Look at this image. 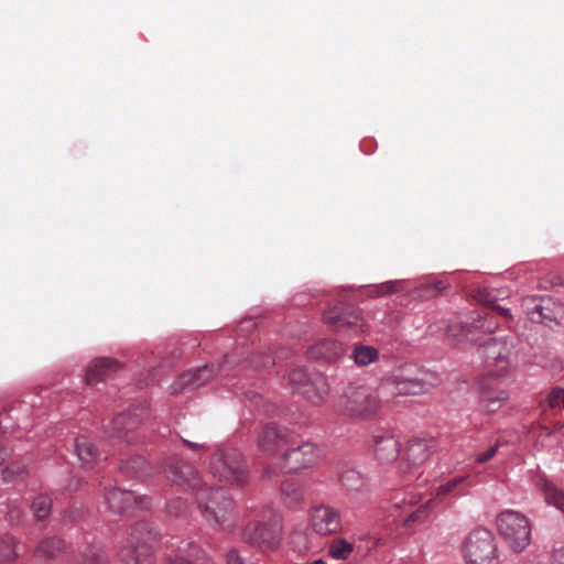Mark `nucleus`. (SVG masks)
I'll return each instance as SVG.
<instances>
[{"instance_id":"obj_1","label":"nucleus","mask_w":564,"mask_h":564,"mask_svg":"<svg viewBox=\"0 0 564 564\" xmlns=\"http://www.w3.org/2000/svg\"><path fill=\"white\" fill-rule=\"evenodd\" d=\"M466 479L467 476H455L434 487L429 494L423 491L411 492L401 502H395L394 507L401 509L400 517H402L403 525L411 529L425 522L434 500H443L449 496H464L462 485Z\"/></svg>"},{"instance_id":"obj_2","label":"nucleus","mask_w":564,"mask_h":564,"mask_svg":"<svg viewBox=\"0 0 564 564\" xmlns=\"http://www.w3.org/2000/svg\"><path fill=\"white\" fill-rule=\"evenodd\" d=\"M196 502L205 522L215 530H228L234 527L235 501L224 488L207 487L197 491Z\"/></svg>"},{"instance_id":"obj_3","label":"nucleus","mask_w":564,"mask_h":564,"mask_svg":"<svg viewBox=\"0 0 564 564\" xmlns=\"http://www.w3.org/2000/svg\"><path fill=\"white\" fill-rule=\"evenodd\" d=\"M438 382L434 372L417 370L412 373L410 369H402L382 378L378 394L387 400L398 395H417L430 391Z\"/></svg>"},{"instance_id":"obj_4","label":"nucleus","mask_w":564,"mask_h":564,"mask_svg":"<svg viewBox=\"0 0 564 564\" xmlns=\"http://www.w3.org/2000/svg\"><path fill=\"white\" fill-rule=\"evenodd\" d=\"M208 470L219 482L231 487L243 488L249 484V466L236 448L216 451L209 459Z\"/></svg>"},{"instance_id":"obj_5","label":"nucleus","mask_w":564,"mask_h":564,"mask_svg":"<svg viewBox=\"0 0 564 564\" xmlns=\"http://www.w3.org/2000/svg\"><path fill=\"white\" fill-rule=\"evenodd\" d=\"M159 532L145 521L135 523L120 547L118 557L121 564H154L153 546L159 541Z\"/></svg>"},{"instance_id":"obj_6","label":"nucleus","mask_w":564,"mask_h":564,"mask_svg":"<svg viewBox=\"0 0 564 564\" xmlns=\"http://www.w3.org/2000/svg\"><path fill=\"white\" fill-rule=\"evenodd\" d=\"M281 517L271 509L260 520H250L242 530V540L261 551H273L281 542Z\"/></svg>"},{"instance_id":"obj_7","label":"nucleus","mask_w":564,"mask_h":564,"mask_svg":"<svg viewBox=\"0 0 564 564\" xmlns=\"http://www.w3.org/2000/svg\"><path fill=\"white\" fill-rule=\"evenodd\" d=\"M462 555L466 564H500L496 538L485 528L468 533L462 544Z\"/></svg>"},{"instance_id":"obj_8","label":"nucleus","mask_w":564,"mask_h":564,"mask_svg":"<svg viewBox=\"0 0 564 564\" xmlns=\"http://www.w3.org/2000/svg\"><path fill=\"white\" fill-rule=\"evenodd\" d=\"M379 398L367 386H348L337 401V408L344 414L357 417L369 419L379 410Z\"/></svg>"},{"instance_id":"obj_9","label":"nucleus","mask_w":564,"mask_h":564,"mask_svg":"<svg viewBox=\"0 0 564 564\" xmlns=\"http://www.w3.org/2000/svg\"><path fill=\"white\" fill-rule=\"evenodd\" d=\"M499 535L514 552L523 551L531 542V523L529 519L514 510L500 512L496 520Z\"/></svg>"},{"instance_id":"obj_10","label":"nucleus","mask_w":564,"mask_h":564,"mask_svg":"<svg viewBox=\"0 0 564 564\" xmlns=\"http://www.w3.org/2000/svg\"><path fill=\"white\" fill-rule=\"evenodd\" d=\"M323 457V451L315 444L305 442L288 447L275 463L280 473L291 474L315 466Z\"/></svg>"},{"instance_id":"obj_11","label":"nucleus","mask_w":564,"mask_h":564,"mask_svg":"<svg viewBox=\"0 0 564 564\" xmlns=\"http://www.w3.org/2000/svg\"><path fill=\"white\" fill-rule=\"evenodd\" d=\"M288 383L294 392L302 394L312 404H322L328 395L326 379L319 373H308L303 367L292 368Z\"/></svg>"},{"instance_id":"obj_12","label":"nucleus","mask_w":564,"mask_h":564,"mask_svg":"<svg viewBox=\"0 0 564 564\" xmlns=\"http://www.w3.org/2000/svg\"><path fill=\"white\" fill-rule=\"evenodd\" d=\"M162 471L173 486L185 491H192L196 495L205 486L196 468L177 456L165 458L162 464Z\"/></svg>"},{"instance_id":"obj_13","label":"nucleus","mask_w":564,"mask_h":564,"mask_svg":"<svg viewBox=\"0 0 564 564\" xmlns=\"http://www.w3.org/2000/svg\"><path fill=\"white\" fill-rule=\"evenodd\" d=\"M513 349V339L509 337L490 338L480 346L481 356L489 371L501 376H503L512 365Z\"/></svg>"},{"instance_id":"obj_14","label":"nucleus","mask_w":564,"mask_h":564,"mask_svg":"<svg viewBox=\"0 0 564 564\" xmlns=\"http://www.w3.org/2000/svg\"><path fill=\"white\" fill-rule=\"evenodd\" d=\"M294 433L275 423L263 426L257 438L258 449L265 456L276 457L294 445Z\"/></svg>"},{"instance_id":"obj_15","label":"nucleus","mask_w":564,"mask_h":564,"mask_svg":"<svg viewBox=\"0 0 564 564\" xmlns=\"http://www.w3.org/2000/svg\"><path fill=\"white\" fill-rule=\"evenodd\" d=\"M480 404L484 411L494 413L498 411L508 400L506 380L501 375L488 371L478 383Z\"/></svg>"},{"instance_id":"obj_16","label":"nucleus","mask_w":564,"mask_h":564,"mask_svg":"<svg viewBox=\"0 0 564 564\" xmlns=\"http://www.w3.org/2000/svg\"><path fill=\"white\" fill-rule=\"evenodd\" d=\"M324 323L335 330L365 332L366 322L359 312L348 305H336L324 313Z\"/></svg>"},{"instance_id":"obj_17","label":"nucleus","mask_w":564,"mask_h":564,"mask_svg":"<svg viewBox=\"0 0 564 564\" xmlns=\"http://www.w3.org/2000/svg\"><path fill=\"white\" fill-rule=\"evenodd\" d=\"M104 499L111 512L122 514L131 509H148L150 498L137 496L134 491L122 490L118 487L105 488Z\"/></svg>"},{"instance_id":"obj_18","label":"nucleus","mask_w":564,"mask_h":564,"mask_svg":"<svg viewBox=\"0 0 564 564\" xmlns=\"http://www.w3.org/2000/svg\"><path fill=\"white\" fill-rule=\"evenodd\" d=\"M338 481L351 500L364 502L369 499V479L356 468L344 467L338 474Z\"/></svg>"},{"instance_id":"obj_19","label":"nucleus","mask_w":564,"mask_h":564,"mask_svg":"<svg viewBox=\"0 0 564 564\" xmlns=\"http://www.w3.org/2000/svg\"><path fill=\"white\" fill-rule=\"evenodd\" d=\"M251 350L249 345H241L235 349L231 354L225 356L224 366L236 365L241 361H247L250 367L254 369H267L274 366L276 358L271 355L270 348L268 352L259 347L254 354L250 357Z\"/></svg>"},{"instance_id":"obj_20","label":"nucleus","mask_w":564,"mask_h":564,"mask_svg":"<svg viewBox=\"0 0 564 564\" xmlns=\"http://www.w3.org/2000/svg\"><path fill=\"white\" fill-rule=\"evenodd\" d=\"M312 529L319 535L337 533L341 528L340 513L329 506L315 507L310 514Z\"/></svg>"},{"instance_id":"obj_21","label":"nucleus","mask_w":564,"mask_h":564,"mask_svg":"<svg viewBox=\"0 0 564 564\" xmlns=\"http://www.w3.org/2000/svg\"><path fill=\"white\" fill-rule=\"evenodd\" d=\"M435 448L433 438L412 437L404 449L403 460L409 469L417 468L431 457Z\"/></svg>"},{"instance_id":"obj_22","label":"nucleus","mask_w":564,"mask_h":564,"mask_svg":"<svg viewBox=\"0 0 564 564\" xmlns=\"http://www.w3.org/2000/svg\"><path fill=\"white\" fill-rule=\"evenodd\" d=\"M541 415H540V427L546 435H551L555 431H560L563 425L560 422H555L551 427L549 421L556 410H564V389H553L544 401L540 402Z\"/></svg>"},{"instance_id":"obj_23","label":"nucleus","mask_w":564,"mask_h":564,"mask_svg":"<svg viewBox=\"0 0 564 564\" xmlns=\"http://www.w3.org/2000/svg\"><path fill=\"white\" fill-rule=\"evenodd\" d=\"M138 411L137 409L130 410L117 415L109 423L106 432L112 437L124 438L127 443H131L132 438L129 436V433L133 432L142 421L141 414Z\"/></svg>"},{"instance_id":"obj_24","label":"nucleus","mask_w":564,"mask_h":564,"mask_svg":"<svg viewBox=\"0 0 564 564\" xmlns=\"http://www.w3.org/2000/svg\"><path fill=\"white\" fill-rule=\"evenodd\" d=\"M372 449L380 464H390L400 455V443L390 433H380L372 437Z\"/></svg>"},{"instance_id":"obj_25","label":"nucleus","mask_w":564,"mask_h":564,"mask_svg":"<svg viewBox=\"0 0 564 564\" xmlns=\"http://www.w3.org/2000/svg\"><path fill=\"white\" fill-rule=\"evenodd\" d=\"M346 350V346L340 341L323 339L308 348L307 356L312 359H318L332 364L344 357Z\"/></svg>"},{"instance_id":"obj_26","label":"nucleus","mask_w":564,"mask_h":564,"mask_svg":"<svg viewBox=\"0 0 564 564\" xmlns=\"http://www.w3.org/2000/svg\"><path fill=\"white\" fill-rule=\"evenodd\" d=\"M215 375L214 365L208 366L205 365L202 368H198L193 371L184 372L177 380L176 387L173 388V392H178L182 389L189 388L195 389L207 381H209Z\"/></svg>"},{"instance_id":"obj_27","label":"nucleus","mask_w":564,"mask_h":564,"mask_svg":"<svg viewBox=\"0 0 564 564\" xmlns=\"http://www.w3.org/2000/svg\"><path fill=\"white\" fill-rule=\"evenodd\" d=\"M120 367L121 365L113 359L106 357L97 358L87 368L86 382L88 384H95L102 381L119 370Z\"/></svg>"},{"instance_id":"obj_28","label":"nucleus","mask_w":564,"mask_h":564,"mask_svg":"<svg viewBox=\"0 0 564 564\" xmlns=\"http://www.w3.org/2000/svg\"><path fill=\"white\" fill-rule=\"evenodd\" d=\"M166 564H213V561L198 545L188 543L184 552L170 556Z\"/></svg>"},{"instance_id":"obj_29","label":"nucleus","mask_w":564,"mask_h":564,"mask_svg":"<svg viewBox=\"0 0 564 564\" xmlns=\"http://www.w3.org/2000/svg\"><path fill=\"white\" fill-rule=\"evenodd\" d=\"M482 329L486 333H492L494 326L491 323H488V316L478 319L475 322V324H460V323H453L447 327V336L456 339L457 343L463 341L464 338L468 339L469 335L473 333V329Z\"/></svg>"},{"instance_id":"obj_30","label":"nucleus","mask_w":564,"mask_h":564,"mask_svg":"<svg viewBox=\"0 0 564 564\" xmlns=\"http://www.w3.org/2000/svg\"><path fill=\"white\" fill-rule=\"evenodd\" d=\"M75 452L83 466H90L99 458V452L87 436L75 440Z\"/></svg>"},{"instance_id":"obj_31","label":"nucleus","mask_w":564,"mask_h":564,"mask_svg":"<svg viewBox=\"0 0 564 564\" xmlns=\"http://www.w3.org/2000/svg\"><path fill=\"white\" fill-rule=\"evenodd\" d=\"M355 551V544L344 538L333 539L327 547V554L336 561H347Z\"/></svg>"},{"instance_id":"obj_32","label":"nucleus","mask_w":564,"mask_h":564,"mask_svg":"<svg viewBox=\"0 0 564 564\" xmlns=\"http://www.w3.org/2000/svg\"><path fill=\"white\" fill-rule=\"evenodd\" d=\"M64 550V543L58 538H46L40 542L34 551L35 557L54 558Z\"/></svg>"},{"instance_id":"obj_33","label":"nucleus","mask_w":564,"mask_h":564,"mask_svg":"<svg viewBox=\"0 0 564 564\" xmlns=\"http://www.w3.org/2000/svg\"><path fill=\"white\" fill-rule=\"evenodd\" d=\"M524 306L531 322L549 325V322L553 321L551 311L545 308L541 303H538L534 299L527 300Z\"/></svg>"},{"instance_id":"obj_34","label":"nucleus","mask_w":564,"mask_h":564,"mask_svg":"<svg viewBox=\"0 0 564 564\" xmlns=\"http://www.w3.org/2000/svg\"><path fill=\"white\" fill-rule=\"evenodd\" d=\"M545 501L557 508L564 514V491L547 480H541L539 484Z\"/></svg>"},{"instance_id":"obj_35","label":"nucleus","mask_w":564,"mask_h":564,"mask_svg":"<svg viewBox=\"0 0 564 564\" xmlns=\"http://www.w3.org/2000/svg\"><path fill=\"white\" fill-rule=\"evenodd\" d=\"M352 358L357 366L365 367L379 359V351L372 346L356 345L352 350Z\"/></svg>"},{"instance_id":"obj_36","label":"nucleus","mask_w":564,"mask_h":564,"mask_svg":"<svg viewBox=\"0 0 564 564\" xmlns=\"http://www.w3.org/2000/svg\"><path fill=\"white\" fill-rule=\"evenodd\" d=\"M19 556L17 541L12 535L4 534L0 538V563H7Z\"/></svg>"},{"instance_id":"obj_37","label":"nucleus","mask_w":564,"mask_h":564,"mask_svg":"<svg viewBox=\"0 0 564 564\" xmlns=\"http://www.w3.org/2000/svg\"><path fill=\"white\" fill-rule=\"evenodd\" d=\"M121 468L127 474H131L135 477H142L147 475L148 464L144 457L132 456L122 464Z\"/></svg>"},{"instance_id":"obj_38","label":"nucleus","mask_w":564,"mask_h":564,"mask_svg":"<svg viewBox=\"0 0 564 564\" xmlns=\"http://www.w3.org/2000/svg\"><path fill=\"white\" fill-rule=\"evenodd\" d=\"M32 511L37 520H43L48 517L51 511V499L47 496H39L32 502Z\"/></svg>"},{"instance_id":"obj_39","label":"nucleus","mask_w":564,"mask_h":564,"mask_svg":"<svg viewBox=\"0 0 564 564\" xmlns=\"http://www.w3.org/2000/svg\"><path fill=\"white\" fill-rule=\"evenodd\" d=\"M448 288V283L443 280H437L433 283H427L419 289V295L424 299H432L441 294Z\"/></svg>"},{"instance_id":"obj_40","label":"nucleus","mask_w":564,"mask_h":564,"mask_svg":"<svg viewBox=\"0 0 564 564\" xmlns=\"http://www.w3.org/2000/svg\"><path fill=\"white\" fill-rule=\"evenodd\" d=\"M281 491L288 499H290L288 502L290 506L297 505L302 499V492L294 482H283L281 486Z\"/></svg>"},{"instance_id":"obj_41","label":"nucleus","mask_w":564,"mask_h":564,"mask_svg":"<svg viewBox=\"0 0 564 564\" xmlns=\"http://www.w3.org/2000/svg\"><path fill=\"white\" fill-rule=\"evenodd\" d=\"M76 564H108V560L100 551L91 549L84 553Z\"/></svg>"},{"instance_id":"obj_42","label":"nucleus","mask_w":564,"mask_h":564,"mask_svg":"<svg viewBox=\"0 0 564 564\" xmlns=\"http://www.w3.org/2000/svg\"><path fill=\"white\" fill-rule=\"evenodd\" d=\"M402 281H388L375 286V292L377 295H388L397 293L401 290Z\"/></svg>"},{"instance_id":"obj_43","label":"nucleus","mask_w":564,"mask_h":564,"mask_svg":"<svg viewBox=\"0 0 564 564\" xmlns=\"http://www.w3.org/2000/svg\"><path fill=\"white\" fill-rule=\"evenodd\" d=\"M186 511H187V503L182 498L172 499L167 503V512L170 516L181 517V516L185 514Z\"/></svg>"},{"instance_id":"obj_44","label":"nucleus","mask_w":564,"mask_h":564,"mask_svg":"<svg viewBox=\"0 0 564 564\" xmlns=\"http://www.w3.org/2000/svg\"><path fill=\"white\" fill-rule=\"evenodd\" d=\"M23 473L24 466L13 463L6 467V469L2 471V475L4 480L12 481L15 477L21 476Z\"/></svg>"},{"instance_id":"obj_45","label":"nucleus","mask_w":564,"mask_h":564,"mask_svg":"<svg viewBox=\"0 0 564 564\" xmlns=\"http://www.w3.org/2000/svg\"><path fill=\"white\" fill-rule=\"evenodd\" d=\"M23 513V510L21 509L18 501H10L8 503V510H7V518L11 522L18 521Z\"/></svg>"},{"instance_id":"obj_46","label":"nucleus","mask_w":564,"mask_h":564,"mask_svg":"<svg viewBox=\"0 0 564 564\" xmlns=\"http://www.w3.org/2000/svg\"><path fill=\"white\" fill-rule=\"evenodd\" d=\"M498 444L490 446L487 451L479 453L475 456V462L478 464H484L488 460H490L498 451Z\"/></svg>"},{"instance_id":"obj_47","label":"nucleus","mask_w":564,"mask_h":564,"mask_svg":"<svg viewBox=\"0 0 564 564\" xmlns=\"http://www.w3.org/2000/svg\"><path fill=\"white\" fill-rule=\"evenodd\" d=\"M227 564H252L243 558L240 553L232 549L227 553Z\"/></svg>"},{"instance_id":"obj_48","label":"nucleus","mask_w":564,"mask_h":564,"mask_svg":"<svg viewBox=\"0 0 564 564\" xmlns=\"http://www.w3.org/2000/svg\"><path fill=\"white\" fill-rule=\"evenodd\" d=\"M300 542H306V536L301 532H294L291 535V543L295 545L296 543H300ZM307 549H308L307 544L304 543L303 547H301L300 551L307 550Z\"/></svg>"},{"instance_id":"obj_49","label":"nucleus","mask_w":564,"mask_h":564,"mask_svg":"<svg viewBox=\"0 0 564 564\" xmlns=\"http://www.w3.org/2000/svg\"><path fill=\"white\" fill-rule=\"evenodd\" d=\"M551 564H564V549H558L553 552Z\"/></svg>"},{"instance_id":"obj_50","label":"nucleus","mask_w":564,"mask_h":564,"mask_svg":"<svg viewBox=\"0 0 564 564\" xmlns=\"http://www.w3.org/2000/svg\"><path fill=\"white\" fill-rule=\"evenodd\" d=\"M492 311L496 312L498 315H500L501 317H503L506 319L511 318L510 311L508 308H505V307L500 306V305L494 306Z\"/></svg>"},{"instance_id":"obj_51","label":"nucleus","mask_w":564,"mask_h":564,"mask_svg":"<svg viewBox=\"0 0 564 564\" xmlns=\"http://www.w3.org/2000/svg\"><path fill=\"white\" fill-rule=\"evenodd\" d=\"M183 441L188 446V448H191V449L204 448V444L203 443H193V442L187 441V440H183Z\"/></svg>"},{"instance_id":"obj_52","label":"nucleus","mask_w":564,"mask_h":564,"mask_svg":"<svg viewBox=\"0 0 564 564\" xmlns=\"http://www.w3.org/2000/svg\"><path fill=\"white\" fill-rule=\"evenodd\" d=\"M241 324L246 325L247 328L253 327V325H254L252 319H246Z\"/></svg>"},{"instance_id":"obj_53","label":"nucleus","mask_w":564,"mask_h":564,"mask_svg":"<svg viewBox=\"0 0 564 564\" xmlns=\"http://www.w3.org/2000/svg\"><path fill=\"white\" fill-rule=\"evenodd\" d=\"M384 543H386L384 540L379 538V539L376 540L375 545L376 546H381V545H384Z\"/></svg>"},{"instance_id":"obj_54","label":"nucleus","mask_w":564,"mask_h":564,"mask_svg":"<svg viewBox=\"0 0 564 564\" xmlns=\"http://www.w3.org/2000/svg\"><path fill=\"white\" fill-rule=\"evenodd\" d=\"M4 456H6V451L0 449V464L4 460Z\"/></svg>"},{"instance_id":"obj_55","label":"nucleus","mask_w":564,"mask_h":564,"mask_svg":"<svg viewBox=\"0 0 564 564\" xmlns=\"http://www.w3.org/2000/svg\"><path fill=\"white\" fill-rule=\"evenodd\" d=\"M264 477H268L270 478L271 477V468L268 467L265 470H264Z\"/></svg>"}]
</instances>
